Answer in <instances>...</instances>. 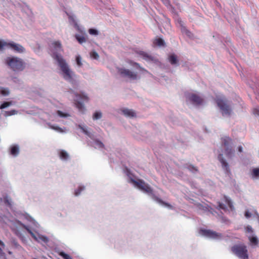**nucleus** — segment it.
Wrapping results in <instances>:
<instances>
[{
  "label": "nucleus",
  "mask_w": 259,
  "mask_h": 259,
  "mask_svg": "<svg viewBox=\"0 0 259 259\" xmlns=\"http://www.w3.org/2000/svg\"><path fill=\"white\" fill-rule=\"evenodd\" d=\"M53 57L57 61L58 65L62 72V76L66 80L71 81L73 80L75 74L69 68L62 56L57 53H54Z\"/></svg>",
  "instance_id": "obj_1"
},
{
  "label": "nucleus",
  "mask_w": 259,
  "mask_h": 259,
  "mask_svg": "<svg viewBox=\"0 0 259 259\" xmlns=\"http://www.w3.org/2000/svg\"><path fill=\"white\" fill-rule=\"evenodd\" d=\"M130 182L133 184H134L136 186H137L139 189H141V190L143 191L144 192L149 194L152 195V198L157 202L161 203L170 208L172 207L171 205L167 203L163 202L161 199L154 195L153 194V189L148 184H146L143 180L139 179L137 181H136L131 178L130 179Z\"/></svg>",
  "instance_id": "obj_2"
},
{
  "label": "nucleus",
  "mask_w": 259,
  "mask_h": 259,
  "mask_svg": "<svg viewBox=\"0 0 259 259\" xmlns=\"http://www.w3.org/2000/svg\"><path fill=\"white\" fill-rule=\"evenodd\" d=\"M6 63L14 71H21L25 68V62L17 57L7 58Z\"/></svg>",
  "instance_id": "obj_3"
},
{
  "label": "nucleus",
  "mask_w": 259,
  "mask_h": 259,
  "mask_svg": "<svg viewBox=\"0 0 259 259\" xmlns=\"http://www.w3.org/2000/svg\"><path fill=\"white\" fill-rule=\"evenodd\" d=\"M215 101L223 115L229 116L231 115L232 109L226 98L222 96H217Z\"/></svg>",
  "instance_id": "obj_4"
},
{
  "label": "nucleus",
  "mask_w": 259,
  "mask_h": 259,
  "mask_svg": "<svg viewBox=\"0 0 259 259\" xmlns=\"http://www.w3.org/2000/svg\"><path fill=\"white\" fill-rule=\"evenodd\" d=\"M232 252L241 259H248V250L244 244H237L231 248Z\"/></svg>",
  "instance_id": "obj_5"
},
{
  "label": "nucleus",
  "mask_w": 259,
  "mask_h": 259,
  "mask_svg": "<svg viewBox=\"0 0 259 259\" xmlns=\"http://www.w3.org/2000/svg\"><path fill=\"white\" fill-rule=\"evenodd\" d=\"M232 141V139L228 136L221 138L222 146L224 148L225 154L228 158H232L234 153V150L231 146Z\"/></svg>",
  "instance_id": "obj_6"
},
{
  "label": "nucleus",
  "mask_w": 259,
  "mask_h": 259,
  "mask_svg": "<svg viewBox=\"0 0 259 259\" xmlns=\"http://www.w3.org/2000/svg\"><path fill=\"white\" fill-rule=\"evenodd\" d=\"M74 100L76 107L79 111L83 112L84 110L83 103L89 101L88 97L83 93L76 94Z\"/></svg>",
  "instance_id": "obj_7"
},
{
  "label": "nucleus",
  "mask_w": 259,
  "mask_h": 259,
  "mask_svg": "<svg viewBox=\"0 0 259 259\" xmlns=\"http://www.w3.org/2000/svg\"><path fill=\"white\" fill-rule=\"evenodd\" d=\"M5 48H10L14 51L18 53H23L25 49L21 45L14 43V42H7L6 41L0 40V50H2Z\"/></svg>",
  "instance_id": "obj_8"
},
{
  "label": "nucleus",
  "mask_w": 259,
  "mask_h": 259,
  "mask_svg": "<svg viewBox=\"0 0 259 259\" xmlns=\"http://www.w3.org/2000/svg\"><path fill=\"white\" fill-rule=\"evenodd\" d=\"M118 71L122 77L127 78L130 80H137L140 78L137 73L128 69L119 68Z\"/></svg>",
  "instance_id": "obj_9"
},
{
  "label": "nucleus",
  "mask_w": 259,
  "mask_h": 259,
  "mask_svg": "<svg viewBox=\"0 0 259 259\" xmlns=\"http://www.w3.org/2000/svg\"><path fill=\"white\" fill-rule=\"evenodd\" d=\"M188 99L193 104L200 105L203 102V99L198 94L195 93L189 94L187 96Z\"/></svg>",
  "instance_id": "obj_10"
},
{
  "label": "nucleus",
  "mask_w": 259,
  "mask_h": 259,
  "mask_svg": "<svg viewBox=\"0 0 259 259\" xmlns=\"http://www.w3.org/2000/svg\"><path fill=\"white\" fill-rule=\"evenodd\" d=\"M201 234L208 238L219 239L222 238V235L221 233L210 230H201Z\"/></svg>",
  "instance_id": "obj_11"
},
{
  "label": "nucleus",
  "mask_w": 259,
  "mask_h": 259,
  "mask_svg": "<svg viewBox=\"0 0 259 259\" xmlns=\"http://www.w3.org/2000/svg\"><path fill=\"white\" fill-rule=\"evenodd\" d=\"M136 53L142 57V58L147 61H152L155 62L156 61V59L152 56L150 55L148 53L142 51H136Z\"/></svg>",
  "instance_id": "obj_12"
},
{
  "label": "nucleus",
  "mask_w": 259,
  "mask_h": 259,
  "mask_svg": "<svg viewBox=\"0 0 259 259\" xmlns=\"http://www.w3.org/2000/svg\"><path fill=\"white\" fill-rule=\"evenodd\" d=\"M136 53L142 57V58L147 61H152L155 62L156 61V59L152 56L150 55L148 53L142 51H136Z\"/></svg>",
  "instance_id": "obj_13"
},
{
  "label": "nucleus",
  "mask_w": 259,
  "mask_h": 259,
  "mask_svg": "<svg viewBox=\"0 0 259 259\" xmlns=\"http://www.w3.org/2000/svg\"><path fill=\"white\" fill-rule=\"evenodd\" d=\"M136 53L142 57V58L147 61H152L155 62L156 61V59L152 56L150 55L148 53L142 51H136Z\"/></svg>",
  "instance_id": "obj_14"
},
{
  "label": "nucleus",
  "mask_w": 259,
  "mask_h": 259,
  "mask_svg": "<svg viewBox=\"0 0 259 259\" xmlns=\"http://www.w3.org/2000/svg\"><path fill=\"white\" fill-rule=\"evenodd\" d=\"M218 160L221 163L222 167L227 171V172H230V168L228 163L224 159L223 154L220 153L218 157Z\"/></svg>",
  "instance_id": "obj_15"
},
{
  "label": "nucleus",
  "mask_w": 259,
  "mask_h": 259,
  "mask_svg": "<svg viewBox=\"0 0 259 259\" xmlns=\"http://www.w3.org/2000/svg\"><path fill=\"white\" fill-rule=\"evenodd\" d=\"M121 111L123 114L127 117H133L136 116L135 112L132 109L125 108Z\"/></svg>",
  "instance_id": "obj_16"
},
{
  "label": "nucleus",
  "mask_w": 259,
  "mask_h": 259,
  "mask_svg": "<svg viewBox=\"0 0 259 259\" xmlns=\"http://www.w3.org/2000/svg\"><path fill=\"white\" fill-rule=\"evenodd\" d=\"M168 61L171 65H175L178 63V60L175 54H171L168 57Z\"/></svg>",
  "instance_id": "obj_17"
},
{
  "label": "nucleus",
  "mask_w": 259,
  "mask_h": 259,
  "mask_svg": "<svg viewBox=\"0 0 259 259\" xmlns=\"http://www.w3.org/2000/svg\"><path fill=\"white\" fill-rule=\"evenodd\" d=\"M19 152V147L17 145H13L11 148L10 153L13 156H17Z\"/></svg>",
  "instance_id": "obj_18"
},
{
  "label": "nucleus",
  "mask_w": 259,
  "mask_h": 259,
  "mask_svg": "<svg viewBox=\"0 0 259 259\" xmlns=\"http://www.w3.org/2000/svg\"><path fill=\"white\" fill-rule=\"evenodd\" d=\"M223 197H224V201L228 204V205L229 207L230 208V209L231 210H234V207L233 205V203H232L231 199L229 198H228L227 196H226V195H224Z\"/></svg>",
  "instance_id": "obj_19"
},
{
  "label": "nucleus",
  "mask_w": 259,
  "mask_h": 259,
  "mask_svg": "<svg viewBox=\"0 0 259 259\" xmlns=\"http://www.w3.org/2000/svg\"><path fill=\"white\" fill-rule=\"evenodd\" d=\"M153 43L159 47H164L165 45L164 41L161 38H156L154 40Z\"/></svg>",
  "instance_id": "obj_20"
},
{
  "label": "nucleus",
  "mask_w": 259,
  "mask_h": 259,
  "mask_svg": "<svg viewBox=\"0 0 259 259\" xmlns=\"http://www.w3.org/2000/svg\"><path fill=\"white\" fill-rule=\"evenodd\" d=\"M59 156L60 158L63 160H67L69 157L68 153L64 150H61L60 152Z\"/></svg>",
  "instance_id": "obj_21"
},
{
  "label": "nucleus",
  "mask_w": 259,
  "mask_h": 259,
  "mask_svg": "<svg viewBox=\"0 0 259 259\" xmlns=\"http://www.w3.org/2000/svg\"><path fill=\"white\" fill-rule=\"evenodd\" d=\"M52 46L56 50H61L62 45L59 41H55L52 43Z\"/></svg>",
  "instance_id": "obj_22"
},
{
  "label": "nucleus",
  "mask_w": 259,
  "mask_h": 259,
  "mask_svg": "<svg viewBox=\"0 0 259 259\" xmlns=\"http://www.w3.org/2000/svg\"><path fill=\"white\" fill-rule=\"evenodd\" d=\"M251 175L253 178H259V168H254L252 169Z\"/></svg>",
  "instance_id": "obj_23"
},
{
  "label": "nucleus",
  "mask_w": 259,
  "mask_h": 259,
  "mask_svg": "<svg viewBox=\"0 0 259 259\" xmlns=\"http://www.w3.org/2000/svg\"><path fill=\"white\" fill-rule=\"evenodd\" d=\"M75 38L80 44H82L86 41L85 38L83 36L75 35Z\"/></svg>",
  "instance_id": "obj_24"
},
{
  "label": "nucleus",
  "mask_w": 259,
  "mask_h": 259,
  "mask_svg": "<svg viewBox=\"0 0 259 259\" xmlns=\"http://www.w3.org/2000/svg\"><path fill=\"white\" fill-rule=\"evenodd\" d=\"M13 104V102H4L1 106H0V109H4L11 105Z\"/></svg>",
  "instance_id": "obj_25"
},
{
  "label": "nucleus",
  "mask_w": 259,
  "mask_h": 259,
  "mask_svg": "<svg viewBox=\"0 0 259 259\" xmlns=\"http://www.w3.org/2000/svg\"><path fill=\"white\" fill-rule=\"evenodd\" d=\"M84 189V187L83 186H79L78 188L75 191L74 195L76 196H78L81 191H82Z\"/></svg>",
  "instance_id": "obj_26"
},
{
  "label": "nucleus",
  "mask_w": 259,
  "mask_h": 259,
  "mask_svg": "<svg viewBox=\"0 0 259 259\" xmlns=\"http://www.w3.org/2000/svg\"><path fill=\"white\" fill-rule=\"evenodd\" d=\"M249 240L252 244L257 245L258 243V240L256 237H249Z\"/></svg>",
  "instance_id": "obj_27"
},
{
  "label": "nucleus",
  "mask_w": 259,
  "mask_h": 259,
  "mask_svg": "<svg viewBox=\"0 0 259 259\" xmlns=\"http://www.w3.org/2000/svg\"><path fill=\"white\" fill-rule=\"evenodd\" d=\"M59 255L61 256L64 259H72V257L68 254L64 252H61Z\"/></svg>",
  "instance_id": "obj_28"
},
{
  "label": "nucleus",
  "mask_w": 259,
  "mask_h": 259,
  "mask_svg": "<svg viewBox=\"0 0 259 259\" xmlns=\"http://www.w3.org/2000/svg\"><path fill=\"white\" fill-rule=\"evenodd\" d=\"M17 112L18 111L15 110H12L11 111H6L5 112V115L6 116H11L17 114Z\"/></svg>",
  "instance_id": "obj_29"
},
{
  "label": "nucleus",
  "mask_w": 259,
  "mask_h": 259,
  "mask_svg": "<svg viewBox=\"0 0 259 259\" xmlns=\"http://www.w3.org/2000/svg\"><path fill=\"white\" fill-rule=\"evenodd\" d=\"M102 117V113L99 112H96L93 115V119L95 120L101 118Z\"/></svg>",
  "instance_id": "obj_30"
},
{
  "label": "nucleus",
  "mask_w": 259,
  "mask_h": 259,
  "mask_svg": "<svg viewBox=\"0 0 259 259\" xmlns=\"http://www.w3.org/2000/svg\"><path fill=\"white\" fill-rule=\"evenodd\" d=\"M0 245L2 247H0V254L3 255L5 254V253L3 252V249H4L5 247V245L4 243L0 240Z\"/></svg>",
  "instance_id": "obj_31"
},
{
  "label": "nucleus",
  "mask_w": 259,
  "mask_h": 259,
  "mask_svg": "<svg viewBox=\"0 0 259 259\" xmlns=\"http://www.w3.org/2000/svg\"><path fill=\"white\" fill-rule=\"evenodd\" d=\"M76 62L78 66L80 67L82 66L81 58L79 55L76 57Z\"/></svg>",
  "instance_id": "obj_32"
},
{
  "label": "nucleus",
  "mask_w": 259,
  "mask_h": 259,
  "mask_svg": "<svg viewBox=\"0 0 259 259\" xmlns=\"http://www.w3.org/2000/svg\"><path fill=\"white\" fill-rule=\"evenodd\" d=\"M90 55L92 58L95 59H98L99 57L98 54L95 51L92 52L90 53Z\"/></svg>",
  "instance_id": "obj_33"
},
{
  "label": "nucleus",
  "mask_w": 259,
  "mask_h": 259,
  "mask_svg": "<svg viewBox=\"0 0 259 259\" xmlns=\"http://www.w3.org/2000/svg\"><path fill=\"white\" fill-rule=\"evenodd\" d=\"M1 94L4 96H7L9 94V91L7 89L2 88Z\"/></svg>",
  "instance_id": "obj_34"
},
{
  "label": "nucleus",
  "mask_w": 259,
  "mask_h": 259,
  "mask_svg": "<svg viewBox=\"0 0 259 259\" xmlns=\"http://www.w3.org/2000/svg\"><path fill=\"white\" fill-rule=\"evenodd\" d=\"M57 113V114L60 117H67V116H69V114H66V113H64L62 112V111H61L60 110H58Z\"/></svg>",
  "instance_id": "obj_35"
},
{
  "label": "nucleus",
  "mask_w": 259,
  "mask_h": 259,
  "mask_svg": "<svg viewBox=\"0 0 259 259\" xmlns=\"http://www.w3.org/2000/svg\"><path fill=\"white\" fill-rule=\"evenodd\" d=\"M218 207L220 209H223L225 211H226L227 210V207L223 203H222L220 202H218Z\"/></svg>",
  "instance_id": "obj_36"
},
{
  "label": "nucleus",
  "mask_w": 259,
  "mask_h": 259,
  "mask_svg": "<svg viewBox=\"0 0 259 259\" xmlns=\"http://www.w3.org/2000/svg\"><path fill=\"white\" fill-rule=\"evenodd\" d=\"M128 63L132 66L136 67L139 69L140 68V67H141V66L138 63L132 61H129Z\"/></svg>",
  "instance_id": "obj_37"
},
{
  "label": "nucleus",
  "mask_w": 259,
  "mask_h": 259,
  "mask_svg": "<svg viewBox=\"0 0 259 259\" xmlns=\"http://www.w3.org/2000/svg\"><path fill=\"white\" fill-rule=\"evenodd\" d=\"M89 32L90 34H92V35H98V31L96 29H93V28L90 29L89 30Z\"/></svg>",
  "instance_id": "obj_38"
},
{
  "label": "nucleus",
  "mask_w": 259,
  "mask_h": 259,
  "mask_svg": "<svg viewBox=\"0 0 259 259\" xmlns=\"http://www.w3.org/2000/svg\"><path fill=\"white\" fill-rule=\"evenodd\" d=\"M50 128L53 129V130L57 131H58L59 132H63V130L61 127H60L59 126H54V125H50Z\"/></svg>",
  "instance_id": "obj_39"
},
{
  "label": "nucleus",
  "mask_w": 259,
  "mask_h": 259,
  "mask_svg": "<svg viewBox=\"0 0 259 259\" xmlns=\"http://www.w3.org/2000/svg\"><path fill=\"white\" fill-rule=\"evenodd\" d=\"M4 202L5 203L8 205V206H11V201H10L9 198L8 196H6L4 197Z\"/></svg>",
  "instance_id": "obj_40"
},
{
  "label": "nucleus",
  "mask_w": 259,
  "mask_h": 259,
  "mask_svg": "<svg viewBox=\"0 0 259 259\" xmlns=\"http://www.w3.org/2000/svg\"><path fill=\"white\" fill-rule=\"evenodd\" d=\"M38 238L45 243H47L48 241V238L44 236H39Z\"/></svg>",
  "instance_id": "obj_41"
},
{
  "label": "nucleus",
  "mask_w": 259,
  "mask_h": 259,
  "mask_svg": "<svg viewBox=\"0 0 259 259\" xmlns=\"http://www.w3.org/2000/svg\"><path fill=\"white\" fill-rule=\"evenodd\" d=\"M253 113L255 115H259V108H255L253 109Z\"/></svg>",
  "instance_id": "obj_42"
},
{
  "label": "nucleus",
  "mask_w": 259,
  "mask_h": 259,
  "mask_svg": "<svg viewBox=\"0 0 259 259\" xmlns=\"http://www.w3.org/2000/svg\"><path fill=\"white\" fill-rule=\"evenodd\" d=\"M27 231H28V232L31 234V235L32 236V237L34 239H35L37 241H38V239L35 236V235H34V234L30 230H29L27 228Z\"/></svg>",
  "instance_id": "obj_43"
},
{
  "label": "nucleus",
  "mask_w": 259,
  "mask_h": 259,
  "mask_svg": "<svg viewBox=\"0 0 259 259\" xmlns=\"http://www.w3.org/2000/svg\"><path fill=\"white\" fill-rule=\"evenodd\" d=\"M245 216L247 218H249L251 217V214L248 210H246L245 212Z\"/></svg>",
  "instance_id": "obj_44"
},
{
  "label": "nucleus",
  "mask_w": 259,
  "mask_h": 259,
  "mask_svg": "<svg viewBox=\"0 0 259 259\" xmlns=\"http://www.w3.org/2000/svg\"><path fill=\"white\" fill-rule=\"evenodd\" d=\"M246 231L249 233H252L253 231L251 226H247L246 228Z\"/></svg>",
  "instance_id": "obj_45"
},
{
  "label": "nucleus",
  "mask_w": 259,
  "mask_h": 259,
  "mask_svg": "<svg viewBox=\"0 0 259 259\" xmlns=\"http://www.w3.org/2000/svg\"><path fill=\"white\" fill-rule=\"evenodd\" d=\"M97 144H98L99 147H100L101 148H103L104 146V144L101 142H100L99 141H97Z\"/></svg>",
  "instance_id": "obj_46"
},
{
  "label": "nucleus",
  "mask_w": 259,
  "mask_h": 259,
  "mask_svg": "<svg viewBox=\"0 0 259 259\" xmlns=\"http://www.w3.org/2000/svg\"><path fill=\"white\" fill-rule=\"evenodd\" d=\"M81 128L82 129L83 132L87 135H88L89 136L90 135V134L86 130H85L84 128L83 127H81Z\"/></svg>",
  "instance_id": "obj_47"
},
{
  "label": "nucleus",
  "mask_w": 259,
  "mask_h": 259,
  "mask_svg": "<svg viewBox=\"0 0 259 259\" xmlns=\"http://www.w3.org/2000/svg\"><path fill=\"white\" fill-rule=\"evenodd\" d=\"M189 168L190 170L193 169V170H195V171H197V170H197V169L195 167H194V166H192V165H190V166H189Z\"/></svg>",
  "instance_id": "obj_48"
},
{
  "label": "nucleus",
  "mask_w": 259,
  "mask_h": 259,
  "mask_svg": "<svg viewBox=\"0 0 259 259\" xmlns=\"http://www.w3.org/2000/svg\"><path fill=\"white\" fill-rule=\"evenodd\" d=\"M139 69L142 72L148 73V71L142 67H140Z\"/></svg>",
  "instance_id": "obj_49"
},
{
  "label": "nucleus",
  "mask_w": 259,
  "mask_h": 259,
  "mask_svg": "<svg viewBox=\"0 0 259 259\" xmlns=\"http://www.w3.org/2000/svg\"><path fill=\"white\" fill-rule=\"evenodd\" d=\"M238 151L239 152H242V151H243V148L241 146H239L238 147Z\"/></svg>",
  "instance_id": "obj_50"
},
{
  "label": "nucleus",
  "mask_w": 259,
  "mask_h": 259,
  "mask_svg": "<svg viewBox=\"0 0 259 259\" xmlns=\"http://www.w3.org/2000/svg\"><path fill=\"white\" fill-rule=\"evenodd\" d=\"M67 15H68V17H69V19H70V20L73 19V18H72V16H71L69 15L68 14H67Z\"/></svg>",
  "instance_id": "obj_51"
}]
</instances>
